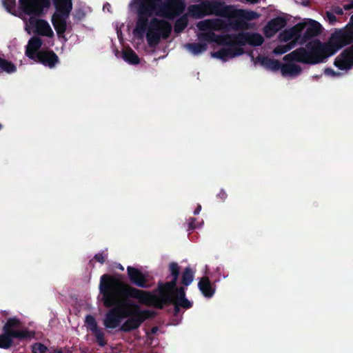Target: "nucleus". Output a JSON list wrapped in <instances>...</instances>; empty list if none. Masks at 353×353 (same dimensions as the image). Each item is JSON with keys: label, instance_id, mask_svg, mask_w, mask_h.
<instances>
[{"label": "nucleus", "instance_id": "obj_39", "mask_svg": "<svg viewBox=\"0 0 353 353\" xmlns=\"http://www.w3.org/2000/svg\"><path fill=\"white\" fill-rule=\"evenodd\" d=\"M172 296L174 300H180L186 298L185 297V289L184 287H179L174 289L172 292Z\"/></svg>", "mask_w": 353, "mask_h": 353}, {"label": "nucleus", "instance_id": "obj_19", "mask_svg": "<svg viewBox=\"0 0 353 353\" xmlns=\"http://www.w3.org/2000/svg\"><path fill=\"white\" fill-rule=\"evenodd\" d=\"M199 39L208 43L214 42L220 46H229L230 34L219 35L213 32H204L199 34Z\"/></svg>", "mask_w": 353, "mask_h": 353}, {"label": "nucleus", "instance_id": "obj_53", "mask_svg": "<svg viewBox=\"0 0 353 353\" xmlns=\"http://www.w3.org/2000/svg\"><path fill=\"white\" fill-rule=\"evenodd\" d=\"M245 1L250 3H256L259 1V0H245Z\"/></svg>", "mask_w": 353, "mask_h": 353}, {"label": "nucleus", "instance_id": "obj_41", "mask_svg": "<svg viewBox=\"0 0 353 353\" xmlns=\"http://www.w3.org/2000/svg\"><path fill=\"white\" fill-rule=\"evenodd\" d=\"M32 353H46L48 347L41 343H36L32 345Z\"/></svg>", "mask_w": 353, "mask_h": 353}, {"label": "nucleus", "instance_id": "obj_46", "mask_svg": "<svg viewBox=\"0 0 353 353\" xmlns=\"http://www.w3.org/2000/svg\"><path fill=\"white\" fill-rule=\"evenodd\" d=\"M195 221H196L195 218H194V217L190 218L188 230H192L196 228V226L194 225Z\"/></svg>", "mask_w": 353, "mask_h": 353}, {"label": "nucleus", "instance_id": "obj_3", "mask_svg": "<svg viewBox=\"0 0 353 353\" xmlns=\"http://www.w3.org/2000/svg\"><path fill=\"white\" fill-rule=\"evenodd\" d=\"M149 17L138 14L136 26L133 30L138 38H143L146 30V39L151 48L157 46L161 39H168L172 32L171 24L165 20L153 17L149 21Z\"/></svg>", "mask_w": 353, "mask_h": 353}, {"label": "nucleus", "instance_id": "obj_31", "mask_svg": "<svg viewBox=\"0 0 353 353\" xmlns=\"http://www.w3.org/2000/svg\"><path fill=\"white\" fill-rule=\"evenodd\" d=\"M185 48L193 54L197 55L205 51L208 46L202 43H188L185 44Z\"/></svg>", "mask_w": 353, "mask_h": 353}, {"label": "nucleus", "instance_id": "obj_8", "mask_svg": "<svg viewBox=\"0 0 353 353\" xmlns=\"http://www.w3.org/2000/svg\"><path fill=\"white\" fill-rule=\"evenodd\" d=\"M353 43V25L350 23V26L345 29L336 31L331 36L329 41L332 46L334 54L343 47Z\"/></svg>", "mask_w": 353, "mask_h": 353}, {"label": "nucleus", "instance_id": "obj_14", "mask_svg": "<svg viewBox=\"0 0 353 353\" xmlns=\"http://www.w3.org/2000/svg\"><path fill=\"white\" fill-rule=\"evenodd\" d=\"M46 67L53 68L60 61L57 54L52 50H41L38 52V55L33 59Z\"/></svg>", "mask_w": 353, "mask_h": 353}, {"label": "nucleus", "instance_id": "obj_10", "mask_svg": "<svg viewBox=\"0 0 353 353\" xmlns=\"http://www.w3.org/2000/svg\"><path fill=\"white\" fill-rule=\"evenodd\" d=\"M305 24L304 33L300 34V44L303 45L321 33L322 26L315 20L308 19L303 22Z\"/></svg>", "mask_w": 353, "mask_h": 353}, {"label": "nucleus", "instance_id": "obj_37", "mask_svg": "<svg viewBox=\"0 0 353 353\" xmlns=\"http://www.w3.org/2000/svg\"><path fill=\"white\" fill-rule=\"evenodd\" d=\"M96 339V342L100 347H104L107 344L105 339V334L101 328H98L92 332Z\"/></svg>", "mask_w": 353, "mask_h": 353}, {"label": "nucleus", "instance_id": "obj_48", "mask_svg": "<svg viewBox=\"0 0 353 353\" xmlns=\"http://www.w3.org/2000/svg\"><path fill=\"white\" fill-rule=\"evenodd\" d=\"M324 72L325 74L332 75V76H334L336 74V72L332 69H331L330 68H325Z\"/></svg>", "mask_w": 353, "mask_h": 353}, {"label": "nucleus", "instance_id": "obj_33", "mask_svg": "<svg viewBox=\"0 0 353 353\" xmlns=\"http://www.w3.org/2000/svg\"><path fill=\"white\" fill-rule=\"evenodd\" d=\"M261 63L262 65L272 70L277 71L279 69L281 70L282 64L278 60L263 57L261 59Z\"/></svg>", "mask_w": 353, "mask_h": 353}, {"label": "nucleus", "instance_id": "obj_38", "mask_svg": "<svg viewBox=\"0 0 353 353\" xmlns=\"http://www.w3.org/2000/svg\"><path fill=\"white\" fill-rule=\"evenodd\" d=\"M85 323L86 324L88 330H89L91 332L99 328L98 327L95 318L90 314H88L85 316Z\"/></svg>", "mask_w": 353, "mask_h": 353}, {"label": "nucleus", "instance_id": "obj_49", "mask_svg": "<svg viewBox=\"0 0 353 353\" xmlns=\"http://www.w3.org/2000/svg\"><path fill=\"white\" fill-rule=\"evenodd\" d=\"M84 16H85V14L81 10H79L75 14V17L78 18L79 19H81Z\"/></svg>", "mask_w": 353, "mask_h": 353}, {"label": "nucleus", "instance_id": "obj_16", "mask_svg": "<svg viewBox=\"0 0 353 353\" xmlns=\"http://www.w3.org/2000/svg\"><path fill=\"white\" fill-rule=\"evenodd\" d=\"M305 24L302 23H299L294 26L293 27L284 30L281 32L279 38L280 41L283 42H287L292 39H294V44L298 43L300 44V34L304 31Z\"/></svg>", "mask_w": 353, "mask_h": 353}, {"label": "nucleus", "instance_id": "obj_6", "mask_svg": "<svg viewBox=\"0 0 353 353\" xmlns=\"http://www.w3.org/2000/svg\"><path fill=\"white\" fill-rule=\"evenodd\" d=\"M160 9L156 16L167 19H174L180 16L185 9V3L183 0H165L160 1Z\"/></svg>", "mask_w": 353, "mask_h": 353}, {"label": "nucleus", "instance_id": "obj_7", "mask_svg": "<svg viewBox=\"0 0 353 353\" xmlns=\"http://www.w3.org/2000/svg\"><path fill=\"white\" fill-rule=\"evenodd\" d=\"M263 42V37L257 32H240L237 34H230L229 46H237L239 48L247 44L260 46Z\"/></svg>", "mask_w": 353, "mask_h": 353}, {"label": "nucleus", "instance_id": "obj_20", "mask_svg": "<svg viewBox=\"0 0 353 353\" xmlns=\"http://www.w3.org/2000/svg\"><path fill=\"white\" fill-rule=\"evenodd\" d=\"M43 45V41L39 37H31L28 43L26 49V55L30 59H34L38 55V52Z\"/></svg>", "mask_w": 353, "mask_h": 353}, {"label": "nucleus", "instance_id": "obj_11", "mask_svg": "<svg viewBox=\"0 0 353 353\" xmlns=\"http://www.w3.org/2000/svg\"><path fill=\"white\" fill-rule=\"evenodd\" d=\"M127 274L130 282L137 287L149 288L150 285L148 283L147 276L139 269L132 267H127Z\"/></svg>", "mask_w": 353, "mask_h": 353}, {"label": "nucleus", "instance_id": "obj_36", "mask_svg": "<svg viewBox=\"0 0 353 353\" xmlns=\"http://www.w3.org/2000/svg\"><path fill=\"white\" fill-rule=\"evenodd\" d=\"M294 47V41H290V43L285 45H279L273 50V53L276 55H281L290 51Z\"/></svg>", "mask_w": 353, "mask_h": 353}, {"label": "nucleus", "instance_id": "obj_24", "mask_svg": "<svg viewBox=\"0 0 353 353\" xmlns=\"http://www.w3.org/2000/svg\"><path fill=\"white\" fill-rule=\"evenodd\" d=\"M58 14L69 17L72 9V0H53Z\"/></svg>", "mask_w": 353, "mask_h": 353}, {"label": "nucleus", "instance_id": "obj_12", "mask_svg": "<svg viewBox=\"0 0 353 353\" xmlns=\"http://www.w3.org/2000/svg\"><path fill=\"white\" fill-rule=\"evenodd\" d=\"M21 325L20 321L16 318L12 317L7 320L6 323L3 327V331L6 332L17 333V339L19 340L30 339L32 337L33 334L31 332L27 330H17Z\"/></svg>", "mask_w": 353, "mask_h": 353}, {"label": "nucleus", "instance_id": "obj_28", "mask_svg": "<svg viewBox=\"0 0 353 353\" xmlns=\"http://www.w3.org/2000/svg\"><path fill=\"white\" fill-rule=\"evenodd\" d=\"M17 333L3 332L0 334V348L9 349L13 345V339H17Z\"/></svg>", "mask_w": 353, "mask_h": 353}, {"label": "nucleus", "instance_id": "obj_23", "mask_svg": "<svg viewBox=\"0 0 353 353\" xmlns=\"http://www.w3.org/2000/svg\"><path fill=\"white\" fill-rule=\"evenodd\" d=\"M259 17L260 14L255 11L243 9H234L233 8L232 16L231 18H241L242 20L247 22V21L256 19Z\"/></svg>", "mask_w": 353, "mask_h": 353}, {"label": "nucleus", "instance_id": "obj_43", "mask_svg": "<svg viewBox=\"0 0 353 353\" xmlns=\"http://www.w3.org/2000/svg\"><path fill=\"white\" fill-rule=\"evenodd\" d=\"M107 258L108 254H105L104 252L97 253L94 256V259L101 264L104 263Z\"/></svg>", "mask_w": 353, "mask_h": 353}, {"label": "nucleus", "instance_id": "obj_29", "mask_svg": "<svg viewBox=\"0 0 353 353\" xmlns=\"http://www.w3.org/2000/svg\"><path fill=\"white\" fill-rule=\"evenodd\" d=\"M301 72L300 65L294 63H285L282 65L281 73L283 76H296Z\"/></svg>", "mask_w": 353, "mask_h": 353}, {"label": "nucleus", "instance_id": "obj_51", "mask_svg": "<svg viewBox=\"0 0 353 353\" xmlns=\"http://www.w3.org/2000/svg\"><path fill=\"white\" fill-rule=\"evenodd\" d=\"M335 13H336L337 14H343V10L342 8H339V7H337L335 10H334Z\"/></svg>", "mask_w": 353, "mask_h": 353}, {"label": "nucleus", "instance_id": "obj_22", "mask_svg": "<svg viewBox=\"0 0 353 353\" xmlns=\"http://www.w3.org/2000/svg\"><path fill=\"white\" fill-rule=\"evenodd\" d=\"M198 288L206 298H211L215 292V286L212 284L208 276H203L200 279Z\"/></svg>", "mask_w": 353, "mask_h": 353}, {"label": "nucleus", "instance_id": "obj_55", "mask_svg": "<svg viewBox=\"0 0 353 353\" xmlns=\"http://www.w3.org/2000/svg\"><path fill=\"white\" fill-rule=\"evenodd\" d=\"M2 128V125L0 123V130Z\"/></svg>", "mask_w": 353, "mask_h": 353}, {"label": "nucleus", "instance_id": "obj_25", "mask_svg": "<svg viewBox=\"0 0 353 353\" xmlns=\"http://www.w3.org/2000/svg\"><path fill=\"white\" fill-rule=\"evenodd\" d=\"M150 294L153 296H154V297H156L157 299H151V302L152 303H156L157 301L160 303L161 305H162V307L161 308H158L159 310H162L163 309L164 306L165 305H170V304H173L174 305V314L175 316H176L179 312H180V307L181 306H179V305L177 303V302L174 300V298L172 296V292H170L169 293V295L170 296V302H163V298H161V293H158V292H150Z\"/></svg>", "mask_w": 353, "mask_h": 353}, {"label": "nucleus", "instance_id": "obj_21", "mask_svg": "<svg viewBox=\"0 0 353 353\" xmlns=\"http://www.w3.org/2000/svg\"><path fill=\"white\" fill-rule=\"evenodd\" d=\"M69 17L54 13L52 17V23L59 37L63 35L67 28L66 19Z\"/></svg>", "mask_w": 353, "mask_h": 353}, {"label": "nucleus", "instance_id": "obj_15", "mask_svg": "<svg viewBox=\"0 0 353 353\" xmlns=\"http://www.w3.org/2000/svg\"><path fill=\"white\" fill-rule=\"evenodd\" d=\"M161 0H139L137 8V14L151 17L160 9V1Z\"/></svg>", "mask_w": 353, "mask_h": 353}, {"label": "nucleus", "instance_id": "obj_13", "mask_svg": "<svg viewBox=\"0 0 353 353\" xmlns=\"http://www.w3.org/2000/svg\"><path fill=\"white\" fill-rule=\"evenodd\" d=\"M334 64L341 70H347L352 68L353 66V44L336 57Z\"/></svg>", "mask_w": 353, "mask_h": 353}, {"label": "nucleus", "instance_id": "obj_47", "mask_svg": "<svg viewBox=\"0 0 353 353\" xmlns=\"http://www.w3.org/2000/svg\"><path fill=\"white\" fill-rule=\"evenodd\" d=\"M349 3L343 5L345 10H350L353 9V0H349Z\"/></svg>", "mask_w": 353, "mask_h": 353}, {"label": "nucleus", "instance_id": "obj_4", "mask_svg": "<svg viewBox=\"0 0 353 353\" xmlns=\"http://www.w3.org/2000/svg\"><path fill=\"white\" fill-rule=\"evenodd\" d=\"M19 6L25 14L30 16L28 25L34 33L48 37L54 36L49 23L44 19L37 18L44 14V10L50 6V0H19Z\"/></svg>", "mask_w": 353, "mask_h": 353}, {"label": "nucleus", "instance_id": "obj_30", "mask_svg": "<svg viewBox=\"0 0 353 353\" xmlns=\"http://www.w3.org/2000/svg\"><path fill=\"white\" fill-rule=\"evenodd\" d=\"M122 58L130 64L136 65L139 63L140 59L136 52L130 48L122 52Z\"/></svg>", "mask_w": 353, "mask_h": 353}, {"label": "nucleus", "instance_id": "obj_35", "mask_svg": "<svg viewBox=\"0 0 353 353\" xmlns=\"http://www.w3.org/2000/svg\"><path fill=\"white\" fill-rule=\"evenodd\" d=\"M194 279V272L190 267H187L184 269L182 276L181 283L185 286H188L191 284Z\"/></svg>", "mask_w": 353, "mask_h": 353}, {"label": "nucleus", "instance_id": "obj_5", "mask_svg": "<svg viewBox=\"0 0 353 353\" xmlns=\"http://www.w3.org/2000/svg\"><path fill=\"white\" fill-rule=\"evenodd\" d=\"M169 271L172 276V280L165 283L159 281L157 288L154 291L161 294V298H163L164 303L170 302L171 299L169 293L173 292L174 289L176 288V285L180 274V267L179 264L176 262H171L169 264Z\"/></svg>", "mask_w": 353, "mask_h": 353}, {"label": "nucleus", "instance_id": "obj_42", "mask_svg": "<svg viewBox=\"0 0 353 353\" xmlns=\"http://www.w3.org/2000/svg\"><path fill=\"white\" fill-rule=\"evenodd\" d=\"M177 303L181 306V307H183L184 309H190L192 307V303L190 302L188 299L186 298L180 299V300H175Z\"/></svg>", "mask_w": 353, "mask_h": 353}, {"label": "nucleus", "instance_id": "obj_1", "mask_svg": "<svg viewBox=\"0 0 353 353\" xmlns=\"http://www.w3.org/2000/svg\"><path fill=\"white\" fill-rule=\"evenodd\" d=\"M99 292L104 306L110 308L103 319V325L107 329H115L123 319L128 318L119 330L130 332L138 329L145 320L157 316V312L153 310H141L133 299L147 306L162 307L160 303L150 301L157 299L150 292L136 288L107 274L101 276Z\"/></svg>", "mask_w": 353, "mask_h": 353}, {"label": "nucleus", "instance_id": "obj_34", "mask_svg": "<svg viewBox=\"0 0 353 353\" xmlns=\"http://www.w3.org/2000/svg\"><path fill=\"white\" fill-rule=\"evenodd\" d=\"M188 24V19L186 14L180 17L176 20L174 30L176 33H181L184 30Z\"/></svg>", "mask_w": 353, "mask_h": 353}, {"label": "nucleus", "instance_id": "obj_32", "mask_svg": "<svg viewBox=\"0 0 353 353\" xmlns=\"http://www.w3.org/2000/svg\"><path fill=\"white\" fill-rule=\"evenodd\" d=\"M16 71L17 67L12 61L0 57V74L3 72L10 74Z\"/></svg>", "mask_w": 353, "mask_h": 353}, {"label": "nucleus", "instance_id": "obj_27", "mask_svg": "<svg viewBox=\"0 0 353 353\" xmlns=\"http://www.w3.org/2000/svg\"><path fill=\"white\" fill-rule=\"evenodd\" d=\"M228 26L234 31L247 30L251 28L250 24L241 19V18H230Z\"/></svg>", "mask_w": 353, "mask_h": 353}, {"label": "nucleus", "instance_id": "obj_52", "mask_svg": "<svg viewBox=\"0 0 353 353\" xmlns=\"http://www.w3.org/2000/svg\"><path fill=\"white\" fill-rule=\"evenodd\" d=\"M204 23L201 22L198 24V27L200 30H205V28L203 27Z\"/></svg>", "mask_w": 353, "mask_h": 353}, {"label": "nucleus", "instance_id": "obj_54", "mask_svg": "<svg viewBox=\"0 0 353 353\" xmlns=\"http://www.w3.org/2000/svg\"><path fill=\"white\" fill-rule=\"evenodd\" d=\"M350 23L353 25V14L350 17Z\"/></svg>", "mask_w": 353, "mask_h": 353}, {"label": "nucleus", "instance_id": "obj_50", "mask_svg": "<svg viewBox=\"0 0 353 353\" xmlns=\"http://www.w3.org/2000/svg\"><path fill=\"white\" fill-rule=\"evenodd\" d=\"M201 210V205L200 204H199L194 211V215L199 214L200 213Z\"/></svg>", "mask_w": 353, "mask_h": 353}, {"label": "nucleus", "instance_id": "obj_26", "mask_svg": "<svg viewBox=\"0 0 353 353\" xmlns=\"http://www.w3.org/2000/svg\"><path fill=\"white\" fill-rule=\"evenodd\" d=\"M188 12L190 15L196 19H201L208 15L205 1H203L200 4L190 6Z\"/></svg>", "mask_w": 353, "mask_h": 353}, {"label": "nucleus", "instance_id": "obj_45", "mask_svg": "<svg viewBox=\"0 0 353 353\" xmlns=\"http://www.w3.org/2000/svg\"><path fill=\"white\" fill-rule=\"evenodd\" d=\"M326 17L330 24H334L336 21V17L332 12H327Z\"/></svg>", "mask_w": 353, "mask_h": 353}, {"label": "nucleus", "instance_id": "obj_40", "mask_svg": "<svg viewBox=\"0 0 353 353\" xmlns=\"http://www.w3.org/2000/svg\"><path fill=\"white\" fill-rule=\"evenodd\" d=\"M3 7L12 14H15L16 0H2Z\"/></svg>", "mask_w": 353, "mask_h": 353}, {"label": "nucleus", "instance_id": "obj_17", "mask_svg": "<svg viewBox=\"0 0 353 353\" xmlns=\"http://www.w3.org/2000/svg\"><path fill=\"white\" fill-rule=\"evenodd\" d=\"M228 46V48H221L216 52H212V56L223 61H226L228 58H234L244 53V50L242 48H239L237 46Z\"/></svg>", "mask_w": 353, "mask_h": 353}, {"label": "nucleus", "instance_id": "obj_18", "mask_svg": "<svg viewBox=\"0 0 353 353\" xmlns=\"http://www.w3.org/2000/svg\"><path fill=\"white\" fill-rule=\"evenodd\" d=\"M287 24L286 19L282 17H277L270 20L264 27V33L266 37L274 36L278 31Z\"/></svg>", "mask_w": 353, "mask_h": 353}, {"label": "nucleus", "instance_id": "obj_44", "mask_svg": "<svg viewBox=\"0 0 353 353\" xmlns=\"http://www.w3.org/2000/svg\"><path fill=\"white\" fill-rule=\"evenodd\" d=\"M227 196H228V194H226L225 190H223V189H221L220 190V192L216 194V198L219 199L220 202L225 201Z\"/></svg>", "mask_w": 353, "mask_h": 353}, {"label": "nucleus", "instance_id": "obj_2", "mask_svg": "<svg viewBox=\"0 0 353 353\" xmlns=\"http://www.w3.org/2000/svg\"><path fill=\"white\" fill-rule=\"evenodd\" d=\"M332 46L329 42L322 43L319 39L308 41L305 48L301 47L285 55V61H296L301 63L315 65L326 61L333 55Z\"/></svg>", "mask_w": 353, "mask_h": 353}, {"label": "nucleus", "instance_id": "obj_9", "mask_svg": "<svg viewBox=\"0 0 353 353\" xmlns=\"http://www.w3.org/2000/svg\"><path fill=\"white\" fill-rule=\"evenodd\" d=\"M207 14H214L218 17L231 18L232 16L233 6H227L221 1H205Z\"/></svg>", "mask_w": 353, "mask_h": 353}]
</instances>
